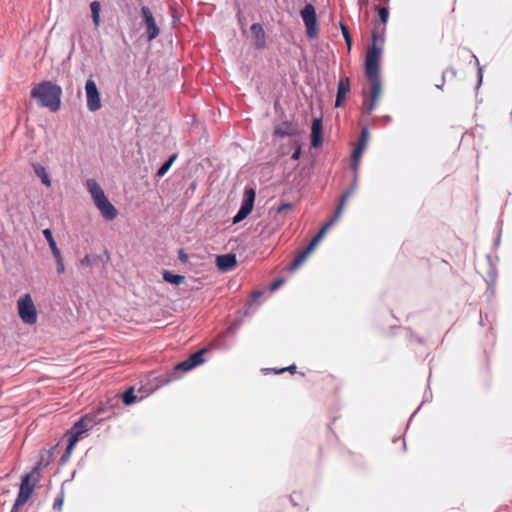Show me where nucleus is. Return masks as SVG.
Listing matches in <instances>:
<instances>
[{
    "label": "nucleus",
    "instance_id": "nucleus-1",
    "mask_svg": "<svg viewBox=\"0 0 512 512\" xmlns=\"http://www.w3.org/2000/svg\"><path fill=\"white\" fill-rule=\"evenodd\" d=\"M385 27L376 26L372 32V45L368 48L365 57V76L367 86L363 89V110L369 114L378 102L382 82L380 76V60L384 44Z\"/></svg>",
    "mask_w": 512,
    "mask_h": 512
},
{
    "label": "nucleus",
    "instance_id": "nucleus-2",
    "mask_svg": "<svg viewBox=\"0 0 512 512\" xmlns=\"http://www.w3.org/2000/svg\"><path fill=\"white\" fill-rule=\"evenodd\" d=\"M355 191V187L352 186L350 187L348 190H346L341 198H340V201H339V204L336 208V211H335V214L334 216L327 222L325 223V225L320 229V231L314 236V238L310 241V243L308 244V246L302 250L296 257L295 259L289 264V266L287 267V269L289 271H294L296 269H298L305 261L306 259L308 258V256L310 255V253L313 251V249L315 248V246L319 243V241L323 238V236L325 235L326 231L337 221V219L340 217L341 213H342V210L344 208V205L347 201V199L354 193Z\"/></svg>",
    "mask_w": 512,
    "mask_h": 512
},
{
    "label": "nucleus",
    "instance_id": "nucleus-3",
    "mask_svg": "<svg viewBox=\"0 0 512 512\" xmlns=\"http://www.w3.org/2000/svg\"><path fill=\"white\" fill-rule=\"evenodd\" d=\"M31 95L41 106L47 107L52 112L60 108L62 89L52 82L45 81L38 84L32 89Z\"/></svg>",
    "mask_w": 512,
    "mask_h": 512
},
{
    "label": "nucleus",
    "instance_id": "nucleus-4",
    "mask_svg": "<svg viewBox=\"0 0 512 512\" xmlns=\"http://www.w3.org/2000/svg\"><path fill=\"white\" fill-rule=\"evenodd\" d=\"M86 187L91 194L94 204L101 212L106 220H114L117 217L118 211L115 206L108 200L101 186L94 180L88 179Z\"/></svg>",
    "mask_w": 512,
    "mask_h": 512
},
{
    "label": "nucleus",
    "instance_id": "nucleus-5",
    "mask_svg": "<svg viewBox=\"0 0 512 512\" xmlns=\"http://www.w3.org/2000/svg\"><path fill=\"white\" fill-rule=\"evenodd\" d=\"M17 306L19 317L24 323L33 325L37 322L36 307L29 293L18 299Z\"/></svg>",
    "mask_w": 512,
    "mask_h": 512
},
{
    "label": "nucleus",
    "instance_id": "nucleus-6",
    "mask_svg": "<svg viewBox=\"0 0 512 512\" xmlns=\"http://www.w3.org/2000/svg\"><path fill=\"white\" fill-rule=\"evenodd\" d=\"M206 353V349H201L192 355H190L186 360L178 363L174 366L173 372L169 376V378L166 380V382H170L172 380H176L179 378V376H176L175 373L179 370L183 372H187L198 365L202 364L204 362V354Z\"/></svg>",
    "mask_w": 512,
    "mask_h": 512
},
{
    "label": "nucleus",
    "instance_id": "nucleus-7",
    "mask_svg": "<svg viewBox=\"0 0 512 512\" xmlns=\"http://www.w3.org/2000/svg\"><path fill=\"white\" fill-rule=\"evenodd\" d=\"M369 130H361V135L358 143L355 145L351 154V168L355 174L358 173L361 157L366 150L369 142Z\"/></svg>",
    "mask_w": 512,
    "mask_h": 512
},
{
    "label": "nucleus",
    "instance_id": "nucleus-8",
    "mask_svg": "<svg viewBox=\"0 0 512 512\" xmlns=\"http://www.w3.org/2000/svg\"><path fill=\"white\" fill-rule=\"evenodd\" d=\"M86 418H81L78 422L74 424L72 427L70 433H69V442L66 448L65 453L61 457V461L65 462L69 459L72 450L74 449L75 445L77 444L80 435H82L85 431H87V425L85 424Z\"/></svg>",
    "mask_w": 512,
    "mask_h": 512
},
{
    "label": "nucleus",
    "instance_id": "nucleus-9",
    "mask_svg": "<svg viewBox=\"0 0 512 512\" xmlns=\"http://www.w3.org/2000/svg\"><path fill=\"white\" fill-rule=\"evenodd\" d=\"M306 27L308 38H314L317 35V15L312 4H306L300 12Z\"/></svg>",
    "mask_w": 512,
    "mask_h": 512
},
{
    "label": "nucleus",
    "instance_id": "nucleus-10",
    "mask_svg": "<svg viewBox=\"0 0 512 512\" xmlns=\"http://www.w3.org/2000/svg\"><path fill=\"white\" fill-rule=\"evenodd\" d=\"M255 195L256 193L254 189H245L241 207L233 218L234 224L241 222L252 212L255 201Z\"/></svg>",
    "mask_w": 512,
    "mask_h": 512
},
{
    "label": "nucleus",
    "instance_id": "nucleus-11",
    "mask_svg": "<svg viewBox=\"0 0 512 512\" xmlns=\"http://www.w3.org/2000/svg\"><path fill=\"white\" fill-rule=\"evenodd\" d=\"M85 92L87 99V108L90 111H97L101 108L100 93L96 83L92 79H88L85 84Z\"/></svg>",
    "mask_w": 512,
    "mask_h": 512
},
{
    "label": "nucleus",
    "instance_id": "nucleus-12",
    "mask_svg": "<svg viewBox=\"0 0 512 512\" xmlns=\"http://www.w3.org/2000/svg\"><path fill=\"white\" fill-rule=\"evenodd\" d=\"M141 16L146 27L147 38L149 41H152L159 35L160 32L153 14L147 6H143L141 8Z\"/></svg>",
    "mask_w": 512,
    "mask_h": 512
},
{
    "label": "nucleus",
    "instance_id": "nucleus-13",
    "mask_svg": "<svg viewBox=\"0 0 512 512\" xmlns=\"http://www.w3.org/2000/svg\"><path fill=\"white\" fill-rule=\"evenodd\" d=\"M31 474H25L21 479L17 495V505H24L33 493L34 486L30 484Z\"/></svg>",
    "mask_w": 512,
    "mask_h": 512
},
{
    "label": "nucleus",
    "instance_id": "nucleus-14",
    "mask_svg": "<svg viewBox=\"0 0 512 512\" xmlns=\"http://www.w3.org/2000/svg\"><path fill=\"white\" fill-rule=\"evenodd\" d=\"M216 264L220 271H229L237 265L236 256L234 254H224L217 256Z\"/></svg>",
    "mask_w": 512,
    "mask_h": 512
},
{
    "label": "nucleus",
    "instance_id": "nucleus-15",
    "mask_svg": "<svg viewBox=\"0 0 512 512\" xmlns=\"http://www.w3.org/2000/svg\"><path fill=\"white\" fill-rule=\"evenodd\" d=\"M251 33L256 48H263L265 46V31L261 24L254 23L251 28Z\"/></svg>",
    "mask_w": 512,
    "mask_h": 512
},
{
    "label": "nucleus",
    "instance_id": "nucleus-16",
    "mask_svg": "<svg viewBox=\"0 0 512 512\" xmlns=\"http://www.w3.org/2000/svg\"><path fill=\"white\" fill-rule=\"evenodd\" d=\"M350 91V81L349 78H341L338 83V90L336 96V106L339 107L342 105L343 101L347 93Z\"/></svg>",
    "mask_w": 512,
    "mask_h": 512
},
{
    "label": "nucleus",
    "instance_id": "nucleus-17",
    "mask_svg": "<svg viewBox=\"0 0 512 512\" xmlns=\"http://www.w3.org/2000/svg\"><path fill=\"white\" fill-rule=\"evenodd\" d=\"M289 502L297 507L299 512L308 510V502L301 492L294 491L289 497Z\"/></svg>",
    "mask_w": 512,
    "mask_h": 512
},
{
    "label": "nucleus",
    "instance_id": "nucleus-18",
    "mask_svg": "<svg viewBox=\"0 0 512 512\" xmlns=\"http://www.w3.org/2000/svg\"><path fill=\"white\" fill-rule=\"evenodd\" d=\"M32 167H33L34 173L36 174V176L38 178H40L42 184L45 185L46 187H50L51 179H50L49 173L47 172L46 168L39 163H33Z\"/></svg>",
    "mask_w": 512,
    "mask_h": 512
},
{
    "label": "nucleus",
    "instance_id": "nucleus-19",
    "mask_svg": "<svg viewBox=\"0 0 512 512\" xmlns=\"http://www.w3.org/2000/svg\"><path fill=\"white\" fill-rule=\"evenodd\" d=\"M43 235L49 244V247L51 249L53 256H58V254H60L61 252H60L59 248L57 247V244L53 237L52 231L49 228H46L43 230Z\"/></svg>",
    "mask_w": 512,
    "mask_h": 512
},
{
    "label": "nucleus",
    "instance_id": "nucleus-20",
    "mask_svg": "<svg viewBox=\"0 0 512 512\" xmlns=\"http://www.w3.org/2000/svg\"><path fill=\"white\" fill-rule=\"evenodd\" d=\"M163 279L168 283L180 285L184 282L185 277L182 275L173 274L172 272L165 270L163 272Z\"/></svg>",
    "mask_w": 512,
    "mask_h": 512
},
{
    "label": "nucleus",
    "instance_id": "nucleus-21",
    "mask_svg": "<svg viewBox=\"0 0 512 512\" xmlns=\"http://www.w3.org/2000/svg\"><path fill=\"white\" fill-rule=\"evenodd\" d=\"M91 14H92V20L95 25V27H99L100 25V10L101 5L98 1H93L90 4Z\"/></svg>",
    "mask_w": 512,
    "mask_h": 512
},
{
    "label": "nucleus",
    "instance_id": "nucleus-22",
    "mask_svg": "<svg viewBox=\"0 0 512 512\" xmlns=\"http://www.w3.org/2000/svg\"><path fill=\"white\" fill-rule=\"evenodd\" d=\"M178 155L175 153L169 157V159L158 169L156 176L161 178L163 177L167 171L170 169L174 161L177 159Z\"/></svg>",
    "mask_w": 512,
    "mask_h": 512
},
{
    "label": "nucleus",
    "instance_id": "nucleus-23",
    "mask_svg": "<svg viewBox=\"0 0 512 512\" xmlns=\"http://www.w3.org/2000/svg\"><path fill=\"white\" fill-rule=\"evenodd\" d=\"M136 400H137V396L135 395L133 387H130L129 389H127L122 395V401L126 405H131V404L135 403Z\"/></svg>",
    "mask_w": 512,
    "mask_h": 512
},
{
    "label": "nucleus",
    "instance_id": "nucleus-24",
    "mask_svg": "<svg viewBox=\"0 0 512 512\" xmlns=\"http://www.w3.org/2000/svg\"><path fill=\"white\" fill-rule=\"evenodd\" d=\"M311 145L314 148L319 147L323 141V130H311Z\"/></svg>",
    "mask_w": 512,
    "mask_h": 512
},
{
    "label": "nucleus",
    "instance_id": "nucleus-25",
    "mask_svg": "<svg viewBox=\"0 0 512 512\" xmlns=\"http://www.w3.org/2000/svg\"><path fill=\"white\" fill-rule=\"evenodd\" d=\"M378 14H379V18L381 21V23L379 24L380 27H385V24H386V22L388 20V16H389L388 9L385 7H380V8H378Z\"/></svg>",
    "mask_w": 512,
    "mask_h": 512
},
{
    "label": "nucleus",
    "instance_id": "nucleus-26",
    "mask_svg": "<svg viewBox=\"0 0 512 512\" xmlns=\"http://www.w3.org/2000/svg\"><path fill=\"white\" fill-rule=\"evenodd\" d=\"M64 502V492L63 490L60 491V493L57 495V497L54 500L53 508L57 511H61L62 506Z\"/></svg>",
    "mask_w": 512,
    "mask_h": 512
},
{
    "label": "nucleus",
    "instance_id": "nucleus-27",
    "mask_svg": "<svg viewBox=\"0 0 512 512\" xmlns=\"http://www.w3.org/2000/svg\"><path fill=\"white\" fill-rule=\"evenodd\" d=\"M341 30H342L343 37H344L348 47L350 48L351 44H352V38H351V35L349 33L348 27L343 25V24H341Z\"/></svg>",
    "mask_w": 512,
    "mask_h": 512
},
{
    "label": "nucleus",
    "instance_id": "nucleus-28",
    "mask_svg": "<svg viewBox=\"0 0 512 512\" xmlns=\"http://www.w3.org/2000/svg\"><path fill=\"white\" fill-rule=\"evenodd\" d=\"M54 258H55V261H56V263H57V272H58L59 274L64 273V271H65V266H64V261H63V258H62L61 253H60V254H58V256H54Z\"/></svg>",
    "mask_w": 512,
    "mask_h": 512
},
{
    "label": "nucleus",
    "instance_id": "nucleus-29",
    "mask_svg": "<svg viewBox=\"0 0 512 512\" xmlns=\"http://www.w3.org/2000/svg\"><path fill=\"white\" fill-rule=\"evenodd\" d=\"M296 365H290L288 367H285V368H281V369H271L275 374H281V373H284L286 371L290 372L291 374H294L296 373Z\"/></svg>",
    "mask_w": 512,
    "mask_h": 512
},
{
    "label": "nucleus",
    "instance_id": "nucleus-30",
    "mask_svg": "<svg viewBox=\"0 0 512 512\" xmlns=\"http://www.w3.org/2000/svg\"><path fill=\"white\" fill-rule=\"evenodd\" d=\"M283 283H284V279H277L276 281H274L271 284V286H270L271 291L277 290L278 288H280L282 286Z\"/></svg>",
    "mask_w": 512,
    "mask_h": 512
},
{
    "label": "nucleus",
    "instance_id": "nucleus-31",
    "mask_svg": "<svg viewBox=\"0 0 512 512\" xmlns=\"http://www.w3.org/2000/svg\"><path fill=\"white\" fill-rule=\"evenodd\" d=\"M80 264L82 266H90L91 265V257L86 255L83 259H81Z\"/></svg>",
    "mask_w": 512,
    "mask_h": 512
},
{
    "label": "nucleus",
    "instance_id": "nucleus-32",
    "mask_svg": "<svg viewBox=\"0 0 512 512\" xmlns=\"http://www.w3.org/2000/svg\"><path fill=\"white\" fill-rule=\"evenodd\" d=\"M300 154H301V148H300V146H298V147L296 148V150L293 152V154H292L291 158H292L293 160H298V159H299V157H300Z\"/></svg>",
    "mask_w": 512,
    "mask_h": 512
},
{
    "label": "nucleus",
    "instance_id": "nucleus-33",
    "mask_svg": "<svg viewBox=\"0 0 512 512\" xmlns=\"http://www.w3.org/2000/svg\"><path fill=\"white\" fill-rule=\"evenodd\" d=\"M292 205L290 203H283L279 206L278 212H282L285 209H290Z\"/></svg>",
    "mask_w": 512,
    "mask_h": 512
},
{
    "label": "nucleus",
    "instance_id": "nucleus-34",
    "mask_svg": "<svg viewBox=\"0 0 512 512\" xmlns=\"http://www.w3.org/2000/svg\"><path fill=\"white\" fill-rule=\"evenodd\" d=\"M311 128H322L321 120L320 119H314Z\"/></svg>",
    "mask_w": 512,
    "mask_h": 512
},
{
    "label": "nucleus",
    "instance_id": "nucleus-35",
    "mask_svg": "<svg viewBox=\"0 0 512 512\" xmlns=\"http://www.w3.org/2000/svg\"><path fill=\"white\" fill-rule=\"evenodd\" d=\"M276 134L279 135V136H285V135H289V133H287L286 130H275Z\"/></svg>",
    "mask_w": 512,
    "mask_h": 512
},
{
    "label": "nucleus",
    "instance_id": "nucleus-36",
    "mask_svg": "<svg viewBox=\"0 0 512 512\" xmlns=\"http://www.w3.org/2000/svg\"><path fill=\"white\" fill-rule=\"evenodd\" d=\"M20 506L21 505H17V499H16L15 503H14V505H13V507H12L10 512H18V509H19Z\"/></svg>",
    "mask_w": 512,
    "mask_h": 512
},
{
    "label": "nucleus",
    "instance_id": "nucleus-37",
    "mask_svg": "<svg viewBox=\"0 0 512 512\" xmlns=\"http://www.w3.org/2000/svg\"><path fill=\"white\" fill-rule=\"evenodd\" d=\"M187 258H188V257H187V255H180V259H181L182 261H186V260H187Z\"/></svg>",
    "mask_w": 512,
    "mask_h": 512
},
{
    "label": "nucleus",
    "instance_id": "nucleus-38",
    "mask_svg": "<svg viewBox=\"0 0 512 512\" xmlns=\"http://www.w3.org/2000/svg\"><path fill=\"white\" fill-rule=\"evenodd\" d=\"M482 80V73H481V68L479 69V82H481Z\"/></svg>",
    "mask_w": 512,
    "mask_h": 512
},
{
    "label": "nucleus",
    "instance_id": "nucleus-39",
    "mask_svg": "<svg viewBox=\"0 0 512 512\" xmlns=\"http://www.w3.org/2000/svg\"><path fill=\"white\" fill-rule=\"evenodd\" d=\"M389 120H390V118H389V117H386V122H385V124H388V123H389Z\"/></svg>",
    "mask_w": 512,
    "mask_h": 512
}]
</instances>
